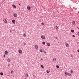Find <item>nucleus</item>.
<instances>
[{"instance_id": "obj_25", "label": "nucleus", "mask_w": 79, "mask_h": 79, "mask_svg": "<svg viewBox=\"0 0 79 79\" xmlns=\"http://www.w3.org/2000/svg\"><path fill=\"white\" fill-rule=\"evenodd\" d=\"M68 74L69 75V76H71V74L68 73Z\"/></svg>"}, {"instance_id": "obj_26", "label": "nucleus", "mask_w": 79, "mask_h": 79, "mask_svg": "<svg viewBox=\"0 0 79 79\" xmlns=\"http://www.w3.org/2000/svg\"><path fill=\"white\" fill-rule=\"evenodd\" d=\"M56 67L57 68H59V66L58 65H56Z\"/></svg>"}, {"instance_id": "obj_3", "label": "nucleus", "mask_w": 79, "mask_h": 79, "mask_svg": "<svg viewBox=\"0 0 79 79\" xmlns=\"http://www.w3.org/2000/svg\"><path fill=\"white\" fill-rule=\"evenodd\" d=\"M40 52H41L42 53H43L44 52V50L42 49H40Z\"/></svg>"}, {"instance_id": "obj_4", "label": "nucleus", "mask_w": 79, "mask_h": 79, "mask_svg": "<svg viewBox=\"0 0 79 79\" xmlns=\"http://www.w3.org/2000/svg\"><path fill=\"white\" fill-rule=\"evenodd\" d=\"M64 74H65V76H68V73L67 72H64Z\"/></svg>"}, {"instance_id": "obj_28", "label": "nucleus", "mask_w": 79, "mask_h": 79, "mask_svg": "<svg viewBox=\"0 0 79 79\" xmlns=\"http://www.w3.org/2000/svg\"><path fill=\"white\" fill-rule=\"evenodd\" d=\"M70 72H71V73H73V71H72V70H71V71H70Z\"/></svg>"}, {"instance_id": "obj_41", "label": "nucleus", "mask_w": 79, "mask_h": 79, "mask_svg": "<svg viewBox=\"0 0 79 79\" xmlns=\"http://www.w3.org/2000/svg\"><path fill=\"white\" fill-rule=\"evenodd\" d=\"M71 30H73V29H72Z\"/></svg>"}, {"instance_id": "obj_30", "label": "nucleus", "mask_w": 79, "mask_h": 79, "mask_svg": "<svg viewBox=\"0 0 79 79\" xmlns=\"http://www.w3.org/2000/svg\"><path fill=\"white\" fill-rule=\"evenodd\" d=\"M73 37H75V36L74 35H73Z\"/></svg>"}, {"instance_id": "obj_1", "label": "nucleus", "mask_w": 79, "mask_h": 79, "mask_svg": "<svg viewBox=\"0 0 79 79\" xmlns=\"http://www.w3.org/2000/svg\"><path fill=\"white\" fill-rule=\"evenodd\" d=\"M30 8H31V7H30V6H28L27 7V10H29H29H30Z\"/></svg>"}, {"instance_id": "obj_14", "label": "nucleus", "mask_w": 79, "mask_h": 79, "mask_svg": "<svg viewBox=\"0 0 79 79\" xmlns=\"http://www.w3.org/2000/svg\"><path fill=\"white\" fill-rule=\"evenodd\" d=\"M3 21L5 23H7V21L6 20V19H5L3 20Z\"/></svg>"}, {"instance_id": "obj_6", "label": "nucleus", "mask_w": 79, "mask_h": 79, "mask_svg": "<svg viewBox=\"0 0 79 79\" xmlns=\"http://www.w3.org/2000/svg\"><path fill=\"white\" fill-rule=\"evenodd\" d=\"M65 45L66 46V47H69V44H68V43H65Z\"/></svg>"}, {"instance_id": "obj_17", "label": "nucleus", "mask_w": 79, "mask_h": 79, "mask_svg": "<svg viewBox=\"0 0 79 79\" xmlns=\"http://www.w3.org/2000/svg\"><path fill=\"white\" fill-rule=\"evenodd\" d=\"M10 61L11 60H10V59H7V61H8V62H10Z\"/></svg>"}, {"instance_id": "obj_12", "label": "nucleus", "mask_w": 79, "mask_h": 79, "mask_svg": "<svg viewBox=\"0 0 79 79\" xmlns=\"http://www.w3.org/2000/svg\"><path fill=\"white\" fill-rule=\"evenodd\" d=\"M19 53H22V51H21V50L20 49H19Z\"/></svg>"}, {"instance_id": "obj_33", "label": "nucleus", "mask_w": 79, "mask_h": 79, "mask_svg": "<svg viewBox=\"0 0 79 79\" xmlns=\"http://www.w3.org/2000/svg\"><path fill=\"white\" fill-rule=\"evenodd\" d=\"M19 6H21V5L20 4H19Z\"/></svg>"}, {"instance_id": "obj_20", "label": "nucleus", "mask_w": 79, "mask_h": 79, "mask_svg": "<svg viewBox=\"0 0 79 79\" xmlns=\"http://www.w3.org/2000/svg\"><path fill=\"white\" fill-rule=\"evenodd\" d=\"M56 29H59V28H58V27L57 26H56Z\"/></svg>"}, {"instance_id": "obj_18", "label": "nucleus", "mask_w": 79, "mask_h": 79, "mask_svg": "<svg viewBox=\"0 0 79 79\" xmlns=\"http://www.w3.org/2000/svg\"><path fill=\"white\" fill-rule=\"evenodd\" d=\"M71 31L72 32V33H74V30H71Z\"/></svg>"}, {"instance_id": "obj_13", "label": "nucleus", "mask_w": 79, "mask_h": 79, "mask_svg": "<svg viewBox=\"0 0 79 79\" xmlns=\"http://www.w3.org/2000/svg\"><path fill=\"white\" fill-rule=\"evenodd\" d=\"M28 76H29V75H28V74L27 73L25 74V77H27Z\"/></svg>"}, {"instance_id": "obj_29", "label": "nucleus", "mask_w": 79, "mask_h": 79, "mask_svg": "<svg viewBox=\"0 0 79 79\" xmlns=\"http://www.w3.org/2000/svg\"><path fill=\"white\" fill-rule=\"evenodd\" d=\"M10 64H9L8 65V67H10Z\"/></svg>"}, {"instance_id": "obj_40", "label": "nucleus", "mask_w": 79, "mask_h": 79, "mask_svg": "<svg viewBox=\"0 0 79 79\" xmlns=\"http://www.w3.org/2000/svg\"><path fill=\"white\" fill-rule=\"evenodd\" d=\"M77 28H78V29H79V28L77 27Z\"/></svg>"}, {"instance_id": "obj_31", "label": "nucleus", "mask_w": 79, "mask_h": 79, "mask_svg": "<svg viewBox=\"0 0 79 79\" xmlns=\"http://www.w3.org/2000/svg\"><path fill=\"white\" fill-rule=\"evenodd\" d=\"M23 45H26V43H23Z\"/></svg>"}, {"instance_id": "obj_9", "label": "nucleus", "mask_w": 79, "mask_h": 79, "mask_svg": "<svg viewBox=\"0 0 79 79\" xmlns=\"http://www.w3.org/2000/svg\"><path fill=\"white\" fill-rule=\"evenodd\" d=\"M12 22L13 24H15V19L12 20Z\"/></svg>"}, {"instance_id": "obj_21", "label": "nucleus", "mask_w": 79, "mask_h": 79, "mask_svg": "<svg viewBox=\"0 0 79 79\" xmlns=\"http://www.w3.org/2000/svg\"><path fill=\"white\" fill-rule=\"evenodd\" d=\"M42 44H44V45H45V42H42Z\"/></svg>"}, {"instance_id": "obj_24", "label": "nucleus", "mask_w": 79, "mask_h": 79, "mask_svg": "<svg viewBox=\"0 0 79 79\" xmlns=\"http://www.w3.org/2000/svg\"><path fill=\"white\" fill-rule=\"evenodd\" d=\"M23 36H24V37H26V34L24 33L23 35Z\"/></svg>"}, {"instance_id": "obj_2", "label": "nucleus", "mask_w": 79, "mask_h": 79, "mask_svg": "<svg viewBox=\"0 0 79 79\" xmlns=\"http://www.w3.org/2000/svg\"><path fill=\"white\" fill-rule=\"evenodd\" d=\"M13 16L14 17H15V18H16L17 16H18V15L16 13H15L13 15Z\"/></svg>"}, {"instance_id": "obj_15", "label": "nucleus", "mask_w": 79, "mask_h": 79, "mask_svg": "<svg viewBox=\"0 0 79 79\" xmlns=\"http://www.w3.org/2000/svg\"><path fill=\"white\" fill-rule=\"evenodd\" d=\"M5 53L6 55H8V51H6L5 52Z\"/></svg>"}, {"instance_id": "obj_16", "label": "nucleus", "mask_w": 79, "mask_h": 79, "mask_svg": "<svg viewBox=\"0 0 79 79\" xmlns=\"http://www.w3.org/2000/svg\"><path fill=\"white\" fill-rule=\"evenodd\" d=\"M47 45L48 47H50V44L49 43H47Z\"/></svg>"}, {"instance_id": "obj_5", "label": "nucleus", "mask_w": 79, "mask_h": 79, "mask_svg": "<svg viewBox=\"0 0 79 79\" xmlns=\"http://www.w3.org/2000/svg\"><path fill=\"white\" fill-rule=\"evenodd\" d=\"M12 6H13V8H16V6L14 4H13Z\"/></svg>"}, {"instance_id": "obj_8", "label": "nucleus", "mask_w": 79, "mask_h": 79, "mask_svg": "<svg viewBox=\"0 0 79 79\" xmlns=\"http://www.w3.org/2000/svg\"><path fill=\"white\" fill-rule=\"evenodd\" d=\"M52 60L53 61H56V58H53Z\"/></svg>"}, {"instance_id": "obj_7", "label": "nucleus", "mask_w": 79, "mask_h": 79, "mask_svg": "<svg viewBox=\"0 0 79 79\" xmlns=\"http://www.w3.org/2000/svg\"><path fill=\"white\" fill-rule=\"evenodd\" d=\"M35 48H36V49H37L38 48H39V47H38L37 45H35Z\"/></svg>"}, {"instance_id": "obj_37", "label": "nucleus", "mask_w": 79, "mask_h": 79, "mask_svg": "<svg viewBox=\"0 0 79 79\" xmlns=\"http://www.w3.org/2000/svg\"><path fill=\"white\" fill-rule=\"evenodd\" d=\"M41 60H42V61H43V59H41Z\"/></svg>"}, {"instance_id": "obj_38", "label": "nucleus", "mask_w": 79, "mask_h": 79, "mask_svg": "<svg viewBox=\"0 0 79 79\" xmlns=\"http://www.w3.org/2000/svg\"><path fill=\"white\" fill-rule=\"evenodd\" d=\"M77 52H79V50H77Z\"/></svg>"}, {"instance_id": "obj_22", "label": "nucleus", "mask_w": 79, "mask_h": 79, "mask_svg": "<svg viewBox=\"0 0 79 79\" xmlns=\"http://www.w3.org/2000/svg\"><path fill=\"white\" fill-rule=\"evenodd\" d=\"M0 75H3V73L2 72H1V73H0Z\"/></svg>"}, {"instance_id": "obj_34", "label": "nucleus", "mask_w": 79, "mask_h": 79, "mask_svg": "<svg viewBox=\"0 0 79 79\" xmlns=\"http://www.w3.org/2000/svg\"><path fill=\"white\" fill-rule=\"evenodd\" d=\"M44 53H46V52L44 51Z\"/></svg>"}, {"instance_id": "obj_32", "label": "nucleus", "mask_w": 79, "mask_h": 79, "mask_svg": "<svg viewBox=\"0 0 79 79\" xmlns=\"http://www.w3.org/2000/svg\"><path fill=\"white\" fill-rule=\"evenodd\" d=\"M10 73H11V74H12V73H13V71H11Z\"/></svg>"}, {"instance_id": "obj_39", "label": "nucleus", "mask_w": 79, "mask_h": 79, "mask_svg": "<svg viewBox=\"0 0 79 79\" xmlns=\"http://www.w3.org/2000/svg\"><path fill=\"white\" fill-rule=\"evenodd\" d=\"M10 32H11V31H10Z\"/></svg>"}, {"instance_id": "obj_35", "label": "nucleus", "mask_w": 79, "mask_h": 79, "mask_svg": "<svg viewBox=\"0 0 79 79\" xmlns=\"http://www.w3.org/2000/svg\"><path fill=\"white\" fill-rule=\"evenodd\" d=\"M71 57H72V58H73V55H71Z\"/></svg>"}, {"instance_id": "obj_23", "label": "nucleus", "mask_w": 79, "mask_h": 79, "mask_svg": "<svg viewBox=\"0 0 79 79\" xmlns=\"http://www.w3.org/2000/svg\"><path fill=\"white\" fill-rule=\"evenodd\" d=\"M41 67L42 68H44V66H43V65H41Z\"/></svg>"}, {"instance_id": "obj_27", "label": "nucleus", "mask_w": 79, "mask_h": 79, "mask_svg": "<svg viewBox=\"0 0 79 79\" xmlns=\"http://www.w3.org/2000/svg\"><path fill=\"white\" fill-rule=\"evenodd\" d=\"M41 25H44V23L42 22L41 23Z\"/></svg>"}, {"instance_id": "obj_36", "label": "nucleus", "mask_w": 79, "mask_h": 79, "mask_svg": "<svg viewBox=\"0 0 79 79\" xmlns=\"http://www.w3.org/2000/svg\"><path fill=\"white\" fill-rule=\"evenodd\" d=\"M4 57H5V55H3Z\"/></svg>"}, {"instance_id": "obj_10", "label": "nucleus", "mask_w": 79, "mask_h": 79, "mask_svg": "<svg viewBox=\"0 0 79 79\" xmlns=\"http://www.w3.org/2000/svg\"><path fill=\"white\" fill-rule=\"evenodd\" d=\"M72 24L73 25H75V24H76V22H75V21H73L72 22Z\"/></svg>"}, {"instance_id": "obj_19", "label": "nucleus", "mask_w": 79, "mask_h": 79, "mask_svg": "<svg viewBox=\"0 0 79 79\" xmlns=\"http://www.w3.org/2000/svg\"><path fill=\"white\" fill-rule=\"evenodd\" d=\"M50 72V71H48V70H47L46 71V73H49Z\"/></svg>"}, {"instance_id": "obj_11", "label": "nucleus", "mask_w": 79, "mask_h": 79, "mask_svg": "<svg viewBox=\"0 0 79 79\" xmlns=\"http://www.w3.org/2000/svg\"><path fill=\"white\" fill-rule=\"evenodd\" d=\"M41 38H42L43 39H45V36L42 35L41 36Z\"/></svg>"}]
</instances>
